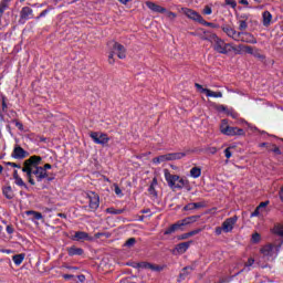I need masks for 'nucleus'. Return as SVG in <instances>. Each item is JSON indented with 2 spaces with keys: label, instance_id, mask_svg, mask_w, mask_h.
<instances>
[{
  "label": "nucleus",
  "instance_id": "nucleus-6",
  "mask_svg": "<svg viewBox=\"0 0 283 283\" xmlns=\"http://www.w3.org/2000/svg\"><path fill=\"white\" fill-rule=\"evenodd\" d=\"M185 156H187V153H169L166 155H160L153 158V165H163V163H169L171 160H181V158H185Z\"/></svg>",
  "mask_w": 283,
  "mask_h": 283
},
{
  "label": "nucleus",
  "instance_id": "nucleus-51",
  "mask_svg": "<svg viewBox=\"0 0 283 283\" xmlns=\"http://www.w3.org/2000/svg\"><path fill=\"white\" fill-rule=\"evenodd\" d=\"M224 154H226V158H231V156H232L230 148H227V149L224 150Z\"/></svg>",
  "mask_w": 283,
  "mask_h": 283
},
{
  "label": "nucleus",
  "instance_id": "nucleus-52",
  "mask_svg": "<svg viewBox=\"0 0 283 283\" xmlns=\"http://www.w3.org/2000/svg\"><path fill=\"white\" fill-rule=\"evenodd\" d=\"M7 233L9 234L14 233V228H12V226H7Z\"/></svg>",
  "mask_w": 283,
  "mask_h": 283
},
{
  "label": "nucleus",
  "instance_id": "nucleus-14",
  "mask_svg": "<svg viewBox=\"0 0 283 283\" xmlns=\"http://www.w3.org/2000/svg\"><path fill=\"white\" fill-rule=\"evenodd\" d=\"M113 53L116 54L118 59H125L127 56V50L118 42L113 43Z\"/></svg>",
  "mask_w": 283,
  "mask_h": 283
},
{
  "label": "nucleus",
  "instance_id": "nucleus-42",
  "mask_svg": "<svg viewBox=\"0 0 283 283\" xmlns=\"http://www.w3.org/2000/svg\"><path fill=\"white\" fill-rule=\"evenodd\" d=\"M202 230L200 229H197V230H192L190 232H187L188 233V238H193V235H198V233H200Z\"/></svg>",
  "mask_w": 283,
  "mask_h": 283
},
{
  "label": "nucleus",
  "instance_id": "nucleus-56",
  "mask_svg": "<svg viewBox=\"0 0 283 283\" xmlns=\"http://www.w3.org/2000/svg\"><path fill=\"white\" fill-rule=\"evenodd\" d=\"M42 169H44V171H48V169H52V165L50 164H45Z\"/></svg>",
  "mask_w": 283,
  "mask_h": 283
},
{
  "label": "nucleus",
  "instance_id": "nucleus-28",
  "mask_svg": "<svg viewBox=\"0 0 283 283\" xmlns=\"http://www.w3.org/2000/svg\"><path fill=\"white\" fill-rule=\"evenodd\" d=\"M272 233L283 238V224H280V223L275 224L274 228L272 229Z\"/></svg>",
  "mask_w": 283,
  "mask_h": 283
},
{
  "label": "nucleus",
  "instance_id": "nucleus-7",
  "mask_svg": "<svg viewBox=\"0 0 283 283\" xmlns=\"http://www.w3.org/2000/svg\"><path fill=\"white\" fill-rule=\"evenodd\" d=\"M234 54H252V56H258V49L244 44L234 45Z\"/></svg>",
  "mask_w": 283,
  "mask_h": 283
},
{
  "label": "nucleus",
  "instance_id": "nucleus-3",
  "mask_svg": "<svg viewBox=\"0 0 283 283\" xmlns=\"http://www.w3.org/2000/svg\"><path fill=\"white\" fill-rule=\"evenodd\" d=\"M212 46L216 52H219V54H230V52H233L235 45L233 43H226L224 40L218 38V35H212Z\"/></svg>",
  "mask_w": 283,
  "mask_h": 283
},
{
  "label": "nucleus",
  "instance_id": "nucleus-9",
  "mask_svg": "<svg viewBox=\"0 0 283 283\" xmlns=\"http://www.w3.org/2000/svg\"><path fill=\"white\" fill-rule=\"evenodd\" d=\"M235 224H238V216L226 219L221 224L223 233H231Z\"/></svg>",
  "mask_w": 283,
  "mask_h": 283
},
{
  "label": "nucleus",
  "instance_id": "nucleus-49",
  "mask_svg": "<svg viewBox=\"0 0 283 283\" xmlns=\"http://www.w3.org/2000/svg\"><path fill=\"white\" fill-rule=\"evenodd\" d=\"M172 227L175 228V231H182V229L180 228L179 221H177L176 223H174Z\"/></svg>",
  "mask_w": 283,
  "mask_h": 283
},
{
  "label": "nucleus",
  "instance_id": "nucleus-8",
  "mask_svg": "<svg viewBox=\"0 0 283 283\" xmlns=\"http://www.w3.org/2000/svg\"><path fill=\"white\" fill-rule=\"evenodd\" d=\"M90 137L95 145H107L109 143V137L104 133L93 132L90 134Z\"/></svg>",
  "mask_w": 283,
  "mask_h": 283
},
{
  "label": "nucleus",
  "instance_id": "nucleus-44",
  "mask_svg": "<svg viewBox=\"0 0 283 283\" xmlns=\"http://www.w3.org/2000/svg\"><path fill=\"white\" fill-rule=\"evenodd\" d=\"M146 269H150L151 271H160V269L151 263L146 264Z\"/></svg>",
  "mask_w": 283,
  "mask_h": 283
},
{
  "label": "nucleus",
  "instance_id": "nucleus-32",
  "mask_svg": "<svg viewBox=\"0 0 283 283\" xmlns=\"http://www.w3.org/2000/svg\"><path fill=\"white\" fill-rule=\"evenodd\" d=\"M14 182L18 187H23L24 189H28V185H25L21 177H17V179H14Z\"/></svg>",
  "mask_w": 283,
  "mask_h": 283
},
{
  "label": "nucleus",
  "instance_id": "nucleus-63",
  "mask_svg": "<svg viewBox=\"0 0 283 283\" xmlns=\"http://www.w3.org/2000/svg\"><path fill=\"white\" fill-rule=\"evenodd\" d=\"M195 205V209H200L202 207V203H193Z\"/></svg>",
  "mask_w": 283,
  "mask_h": 283
},
{
  "label": "nucleus",
  "instance_id": "nucleus-55",
  "mask_svg": "<svg viewBox=\"0 0 283 283\" xmlns=\"http://www.w3.org/2000/svg\"><path fill=\"white\" fill-rule=\"evenodd\" d=\"M15 127H18V129H20L21 132H23V124L15 122Z\"/></svg>",
  "mask_w": 283,
  "mask_h": 283
},
{
  "label": "nucleus",
  "instance_id": "nucleus-39",
  "mask_svg": "<svg viewBox=\"0 0 283 283\" xmlns=\"http://www.w3.org/2000/svg\"><path fill=\"white\" fill-rule=\"evenodd\" d=\"M115 193L116 196H119V198H123V190L118 187V185L114 184Z\"/></svg>",
  "mask_w": 283,
  "mask_h": 283
},
{
  "label": "nucleus",
  "instance_id": "nucleus-26",
  "mask_svg": "<svg viewBox=\"0 0 283 283\" xmlns=\"http://www.w3.org/2000/svg\"><path fill=\"white\" fill-rule=\"evenodd\" d=\"M67 253L69 255H83V249L71 247L67 249Z\"/></svg>",
  "mask_w": 283,
  "mask_h": 283
},
{
  "label": "nucleus",
  "instance_id": "nucleus-19",
  "mask_svg": "<svg viewBox=\"0 0 283 283\" xmlns=\"http://www.w3.org/2000/svg\"><path fill=\"white\" fill-rule=\"evenodd\" d=\"M198 221L197 216L187 217L182 220H179V227L181 228V231H185V227H189V224H193V222Z\"/></svg>",
  "mask_w": 283,
  "mask_h": 283
},
{
  "label": "nucleus",
  "instance_id": "nucleus-17",
  "mask_svg": "<svg viewBox=\"0 0 283 283\" xmlns=\"http://www.w3.org/2000/svg\"><path fill=\"white\" fill-rule=\"evenodd\" d=\"M222 31L226 32L230 39H233V41H240V36H242V33L235 31L231 27H222Z\"/></svg>",
  "mask_w": 283,
  "mask_h": 283
},
{
  "label": "nucleus",
  "instance_id": "nucleus-36",
  "mask_svg": "<svg viewBox=\"0 0 283 283\" xmlns=\"http://www.w3.org/2000/svg\"><path fill=\"white\" fill-rule=\"evenodd\" d=\"M134 244H136V239L130 238L126 241L125 247H128V249H132V247H134Z\"/></svg>",
  "mask_w": 283,
  "mask_h": 283
},
{
  "label": "nucleus",
  "instance_id": "nucleus-64",
  "mask_svg": "<svg viewBox=\"0 0 283 283\" xmlns=\"http://www.w3.org/2000/svg\"><path fill=\"white\" fill-rule=\"evenodd\" d=\"M2 253H7L8 255H10V253H12V250H2Z\"/></svg>",
  "mask_w": 283,
  "mask_h": 283
},
{
  "label": "nucleus",
  "instance_id": "nucleus-45",
  "mask_svg": "<svg viewBox=\"0 0 283 283\" xmlns=\"http://www.w3.org/2000/svg\"><path fill=\"white\" fill-rule=\"evenodd\" d=\"M177 240H189V234L188 233H184L177 237Z\"/></svg>",
  "mask_w": 283,
  "mask_h": 283
},
{
  "label": "nucleus",
  "instance_id": "nucleus-18",
  "mask_svg": "<svg viewBox=\"0 0 283 283\" xmlns=\"http://www.w3.org/2000/svg\"><path fill=\"white\" fill-rule=\"evenodd\" d=\"M240 33L241 35L239 38V41H241L242 43H252L253 45L258 43V40L255 39V36H253V34L247 33V32H240Z\"/></svg>",
  "mask_w": 283,
  "mask_h": 283
},
{
  "label": "nucleus",
  "instance_id": "nucleus-54",
  "mask_svg": "<svg viewBox=\"0 0 283 283\" xmlns=\"http://www.w3.org/2000/svg\"><path fill=\"white\" fill-rule=\"evenodd\" d=\"M279 198H280L281 202H283V186L281 187V189L279 191Z\"/></svg>",
  "mask_w": 283,
  "mask_h": 283
},
{
  "label": "nucleus",
  "instance_id": "nucleus-33",
  "mask_svg": "<svg viewBox=\"0 0 283 283\" xmlns=\"http://www.w3.org/2000/svg\"><path fill=\"white\" fill-rule=\"evenodd\" d=\"M106 212H107V213H111V214H113V216H120V213H123V210H116V209H114V208H107V209H106Z\"/></svg>",
  "mask_w": 283,
  "mask_h": 283
},
{
  "label": "nucleus",
  "instance_id": "nucleus-22",
  "mask_svg": "<svg viewBox=\"0 0 283 283\" xmlns=\"http://www.w3.org/2000/svg\"><path fill=\"white\" fill-rule=\"evenodd\" d=\"M73 240H76V242H80V240H92V238H90V234H87L86 232L77 231L75 232Z\"/></svg>",
  "mask_w": 283,
  "mask_h": 283
},
{
  "label": "nucleus",
  "instance_id": "nucleus-30",
  "mask_svg": "<svg viewBox=\"0 0 283 283\" xmlns=\"http://www.w3.org/2000/svg\"><path fill=\"white\" fill-rule=\"evenodd\" d=\"M27 216H33L34 220H43V214H41V212H36V211H27Z\"/></svg>",
  "mask_w": 283,
  "mask_h": 283
},
{
  "label": "nucleus",
  "instance_id": "nucleus-1",
  "mask_svg": "<svg viewBox=\"0 0 283 283\" xmlns=\"http://www.w3.org/2000/svg\"><path fill=\"white\" fill-rule=\"evenodd\" d=\"M41 160H43L41 156H31L24 161V166L22 167L23 174H27V178L32 186L36 185V181L43 182L48 178V171L40 166ZM34 178L36 181H34Z\"/></svg>",
  "mask_w": 283,
  "mask_h": 283
},
{
  "label": "nucleus",
  "instance_id": "nucleus-50",
  "mask_svg": "<svg viewBox=\"0 0 283 283\" xmlns=\"http://www.w3.org/2000/svg\"><path fill=\"white\" fill-rule=\"evenodd\" d=\"M211 12H213V11L211 10V7H206V8L203 9V14H211Z\"/></svg>",
  "mask_w": 283,
  "mask_h": 283
},
{
  "label": "nucleus",
  "instance_id": "nucleus-35",
  "mask_svg": "<svg viewBox=\"0 0 283 283\" xmlns=\"http://www.w3.org/2000/svg\"><path fill=\"white\" fill-rule=\"evenodd\" d=\"M171 233H176V228L172 224L165 230L164 235H171Z\"/></svg>",
  "mask_w": 283,
  "mask_h": 283
},
{
  "label": "nucleus",
  "instance_id": "nucleus-4",
  "mask_svg": "<svg viewBox=\"0 0 283 283\" xmlns=\"http://www.w3.org/2000/svg\"><path fill=\"white\" fill-rule=\"evenodd\" d=\"M219 129L223 136H244V129L229 125L228 119L221 120Z\"/></svg>",
  "mask_w": 283,
  "mask_h": 283
},
{
  "label": "nucleus",
  "instance_id": "nucleus-48",
  "mask_svg": "<svg viewBox=\"0 0 283 283\" xmlns=\"http://www.w3.org/2000/svg\"><path fill=\"white\" fill-rule=\"evenodd\" d=\"M253 264H255V259L250 258V259L248 260V262L245 263V266H253Z\"/></svg>",
  "mask_w": 283,
  "mask_h": 283
},
{
  "label": "nucleus",
  "instance_id": "nucleus-16",
  "mask_svg": "<svg viewBox=\"0 0 283 283\" xmlns=\"http://www.w3.org/2000/svg\"><path fill=\"white\" fill-rule=\"evenodd\" d=\"M12 158H15V160H23V158H28V151L21 148V146H15L12 151Z\"/></svg>",
  "mask_w": 283,
  "mask_h": 283
},
{
  "label": "nucleus",
  "instance_id": "nucleus-46",
  "mask_svg": "<svg viewBox=\"0 0 283 283\" xmlns=\"http://www.w3.org/2000/svg\"><path fill=\"white\" fill-rule=\"evenodd\" d=\"M222 231H224V229H222V226L217 227L216 230H214V233H216V235H222Z\"/></svg>",
  "mask_w": 283,
  "mask_h": 283
},
{
  "label": "nucleus",
  "instance_id": "nucleus-31",
  "mask_svg": "<svg viewBox=\"0 0 283 283\" xmlns=\"http://www.w3.org/2000/svg\"><path fill=\"white\" fill-rule=\"evenodd\" d=\"M8 10V0L0 1V19L3 17V12Z\"/></svg>",
  "mask_w": 283,
  "mask_h": 283
},
{
  "label": "nucleus",
  "instance_id": "nucleus-24",
  "mask_svg": "<svg viewBox=\"0 0 283 283\" xmlns=\"http://www.w3.org/2000/svg\"><path fill=\"white\" fill-rule=\"evenodd\" d=\"M21 19H32V9L30 7H24L21 10Z\"/></svg>",
  "mask_w": 283,
  "mask_h": 283
},
{
  "label": "nucleus",
  "instance_id": "nucleus-15",
  "mask_svg": "<svg viewBox=\"0 0 283 283\" xmlns=\"http://www.w3.org/2000/svg\"><path fill=\"white\" fill-rule=\"evenodd\" d=\"M191 244H193V241L179 243L175 247L172 253H178L179 255H182V253H187V251H189V247H191Z\"/></svg>",
  "mask_w": 283,
  "mask_h": 283
},
{
  "label": "nucleus",
  "instance_id": "nucleus-53",
  "mask_svg": "<svg viewBox=\"0 0 283 283\" xmlns=\"http://www.w3.org/2000/svg\"><path fill=\"white\" fill-rule=\"evenodd\" d=\"M245 125H247L248 129H250V132H255V129H258V128H255L254 126H252L251 124H249L247 122H245Z\"/></svg>",
  "mask_w": 283,
  "mask_h": 283
},
{
  "label": "nucleus",
  "instance_id": "nucleus-43",
  "mask_svg": "<svg viewBox=\"0 0 283 283\" xmlns=\"http://www.w3.org/2000/svg\"><path fill=\"white\" fill-rule=\"evenodd\" d=\"M226 6H230V8H235L238 3L235 0H226Z\"/></svg>",
  "mask_w": 283,
  "mask_h": 283
},
{
  "label": "nucleus",
  "instance_id": "nucleus-34",
  "mask_svg": "<svg viewBox=\"0 0 283 283\" xmlns=\"http://www.w3.org/2000/svg\"><path fill=\"white\" fill-rule=\"evenodd\" d=\"M166 14V18H168L169 21H174V19H176L177 14L171 12V11H167L164 12Z\"/></svg>",
  "mask_w": 283,
  "mask_h": 283
},
{
  "label": "nucleus",
  "instance_id": "nucleus-12",
  "mask_svg": "<svg viewBox=\"0 0 283 283\" xmlns=\"http://www.w3.org/2000/svg\"><path fill=\"white\" fill-rule=\"evenodd\" d=\"M181 12L186 17H188V19H191L192 21H197V23H200L202 21V15H200V13L196 12L193 9L181 8Z\"/></svg>",
  "mask_w": 283,
  "mask_h": 283
},
{
  "label": "nucleus",
  "instance_id": "nucleus-37",
  "mask_svg": "<svg viewBox=\"0 0 283 283\" xmlns=\"http://www.w3.org/2000/svg\"><path fill=\"white\" fill-rule=\"evenodd\" d=\"M247 28H249V24H247V21L244 20H240L239 21V30H247Z\"/></svg>",
  "mask_w": 283,
  "mask_h": 283
},
{
  "label": "nucleus",
  "instance_id": "nucleus-21",
  "mask_svg": "<svg viewBox=\"0 0 283 283\" xmlns=\"http://www.w3.org/2000/svg\"><path fill=\"white\" fill-rule=\"evenodd\" d=\"M2 195L7 200H12V198H14V190H12L11 186H6L2 188Z\"/></svg>",
  "mask_w": 283,
  "mask_h": 283
},
{
  "label": "nucleus",
  "instance_id": "nucleus-20",
  "mask_svg": "<svg viewBox=\"0 0 283 283\" xmlns=\"http://www.w3.org/2000/svg\"><path fill=\"white\" fill-rule=\"evenodd\" d=\"M146 6L149 10H151L153 12H158L159 14L167 12V9L154 2H146Z\"/></svg>",
  "mask_w": 283,
  "mask_h": 283
},
{
  "label": "nucleus",
  "instance_id": "nucleus-5",
  "mask_svg": "<svg viewBox=\"0 0 283 283\" xmlns=\"http://www.w3.org/2000/svg\"><path fill=\"white\" fill-rule=\"evenodd\" d=\"M280 249L277 245L272 243H266L265 245H262L260 249V253L263 258V260H266L268 262H271V260H275L277 258V252Z\"/></svg>",
  "mask_w": 283,
  "mask_h": 283
},
{
  "label": "nucleus",
  "instance_id": "nucleus-27",
  "mask_svg": "<svg viewBox=\"0 0 283 283\" xmlns=\"http://www.w3.org/2000/svg\"><path fill=\"white\" fill-rule=\"evenodd\" d=\"M190 176L191 178H200V176H202V169H200L199 167L191 168Z\"/></svg>",
  "mask_w": 283,
  "mask_h": 283
},
{
  "label": "nucleus",
  "instance_id": "nucleus-40",
  "mask_svg": "<svg viewBox=\"0 0 283 283\" xmlns=\"http://www.w3.org/2000/svg\"><path fill=\"white\" fill-rule=\"evenodd\" d=\"M193 209H196V205L193 203H188L184 207V211H193Z\"/></svg>",
  "mask_w": 283,
  "mask_h": 283
},
{
  "label": "nucleus",
  "instance_id": "nucleus-60",
  "mask_svg": "<svg viewBox=\"0 0 283 283\" xmlns=\"http://www.w3.org/2000/svg\"><path fill=\"white\" fill-rule=\"evenodd\" d=\"M272 151H273L274 154H280V148H279L277 146H274L273 149H272Z\"/></svg>",
  "mask_w": 283,
  "mask_h": 283
},
{
  "label": "nucleus",
  "instance_id": "nucleus-58",
  "mask_svg": "<svg viewBox=\"0 0 283 283\" xmlns=\"http://www.w3.org/2000/svg\"><path fill=\"white\" fill-rule=\"evenodd\" d=\"M17 178H21V177L19 176V171L14 170L13 171V180H17Z\"/></svg>",
  "mask_w": 283,
  "mask_h": 283
},
{
  "label": "nucleus",
  "instance_id": "nucleus-29",
  "mask_svg": "<svg viewBox=\"0 0 283 283\" xmlns=\"http://www.w3.org/2000/svg\"><path fill=\"white\" fill-rule=\"evenodd\" d=\"M261 241H262V237L260 235V233L254 232L251 238L252 244H260Z\"/></svg>",
  "mask_w": 283,
  "mask_h": 283
},
{
  "label": "nucleus",
  "instance_id": "nucleus-11",
  "mask_svg": "<svg viewBox=\"0 0 283 283\" xmlns=\"http://www.w3.org/2000/svg\"><path fill=\"white\" fill-rule=\"evenodd\" d=\"M195 87L201 93V94H206V96H208V98H222V92H213L209 88H205L202 87V85L196 83Z\"/></svg>",
  "mask_w": 283,
  "mask_h": 283
},
{
  "label": "nucleus",
  "instance_id": "nucleus-62",
  "mask_svg": "<svg viewBox=\"0 0 283 283\" xmlns=\"http://www.w3.org/2000/svg\"><path fill=\"white\" fill-rule=\"evenodd\" d=\"M77 277H78L80 282H85V275H80Z\"/></svg>",
  "mask_w": 283,
  "mask_h": 283
},
{
  "label": "nucleus",
  "instance_id": "nucleus-25",
  "mask_svg": "<svg viewBox=\"0 0 283 283\" xmlns=\"http://www.w3.org/2000/svg\"><path fill=\"white\" fill-rule=\"evenodd\" d=\"M12 260L17 266H20V264H23V261L25 260V255L23 253L15 254L12 256Z\"/></svg>",
  "mask_w": 283,
  "mask_h": 283
},
{
  "label": "nucleus",
  "instance_id": "nucleus-41",
  "mask_svg": "<svg viewBox=\"0 0 283 283\" xmlns=\"http://www.w3.org/2000/svg\"><path fill=\"white\" fill-rule=\"evenodd\" d=\"M202 230L200 229H197V230H192L190 232H187L188 233V238H193V235H198V233H200Z\"/></svg>",
  "mask_w": 283,
  "mask_h": 283
},
{
  "label": "nucleus",
  "instance_id": "nucleus-59",
  "mask_svg": "<svg viewBox=\"0 0 283 283\" xmlns=\"http://www.w3.org/2000/svg\"><path fill=\"white\" fill-rule=\"evenodd\" d=\"M108 61H109V63H114V53H111L108 55Z\"/></svg>",
  "mask_w": 283,
  "mask_h": 283
},
{
  "label": "nucleus",
  "instance_id": "nucleus-13",
  "mask_svg": "<svg viewBox=\"0 0 283 283\" xmlns=\"http://www.w3.org/2000/svg\"><path fill=\"white\" fill-rule=\"evenodd\" d=\"M87 198L90 200V208L93 211H96V209H98V207H101V199H99L98 195H96L95 192H88Z\"/></svg>",
  "mask_w": 283,
  "mask_h": 283
},
{
  "label": "nucleus",
  "instance_id": "nucleus-23",
  "mask_svg": "<svg viewBox=\"0 0 283 283\" xmlns=\"http://www.w3.org/2000/svg\"><path fill=\"white\" fill-rule=\"evenodd\" d=\"M263 25L269 28L271 25V21H273V15L269 11H264L263 14Z\"/></svg>",
  "mask_w": 283,
  "mask_h": 283
},
{
  "label": "nucleus",
  "instance_id": "nucleus-10",
  "mask_svg": "<svg viewBox=\"0 0 283 283\" xmlns=\"http://www.w3.org/2000/svg\"><path fill=\"white\" fill-rule=\"evenodd\" d=\"M266 207H269V201H264L261 202L256 209L251 213L250 218H264V216H266V213H269V209H266Z\"/></svg>",
  "mask_w": 283,
  "mask_h": 283
},
{
  "label": "nucleus",
  "instance_id": "nucleus-47",
  "mask_svg": "<svg viewBox=\"0 0 283 283\" xmlns=\"http://www.w3.org/2000/svg\"><path fill=\"white\" fill-rule=\"evenodd\" d=\"M155 185H158V179H156V178L153 179V184H151V186L149 188L150 193H154V186Z\"/></svg>",
  "mask_w": 283,
  "mask_h": 283
},
{
  "label": "nucleus",
  "instance_id": "nucleus-2",
  "mask_svg": "<svg viewBox=\"0 0 283 283\" xmlns=\"http://www.w3.org/2000/svg\"><path fill=\"white\" fill-rule=\"evenodd\" d=\"M165 180L170 189H185L189 185V180L180 178L178 175H171L169 169H164Z\"/></svg>",
  "mask_w": 283,
  "mask_h": 283
},
{
  "label": "nucleus",
  "instance_id": "nucleus-38",
  "mask_svg": "<svg viewBox=\"0 0 283 283\" xmlns=\"http://www.w3.org/2000/svg\"><path fill=\"white\" fill-rule=\"evenodd\" d=\"M201 25H206L207 28H216V24L211 22H207L205 19L201 18V21L199 22Z\"/></svg>",
  "mask_w": 283,
  "mask_h": 283
},
{
  "label": "nucleus",
  "instance_id": "nucleus-57",
  "mask_svg": "<svg viewBox=\"0 0 283 283\" xmlns=\"http://www.w3.org/2000/svg\"><path fill=\"white\" fill-rule=\"evenodd\" d=\"M63 277H64V280H72V277H74V275H72V274H64Z\"/></svg>",
  "mask_w": 283,
  "mask_h": 283
},
{
  "label": "nucleus",
  "instance_id": "nucleus-61",
  "mask_svg": "<svg viewBox=\"0 0 283 283\" xmlns=\"http://www.w3.org/2000/svg\"><path fill=\"white\" fill-rule=\"evenodd\" d=\"M119 3H122L123 6H127L129 3V0H118Z\"/></svg>",
  "mask_w": 283,
  "mask_h": 283
}]
</instances>
